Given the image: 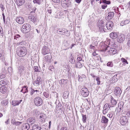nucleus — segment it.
<instances>
[{
	"label": "nucleus",
	"mask_w": 130,
	"mask_h": 130,
	"mask_svg": "<svg viewBox=\"0 0 130 130\" xmlns=\"http://www.w3.org/2000/svg\"><path fill=\"white\" fill-rule=\"evenodd\" d=\"M35 90L34 89H31V91H30V94L31 95H32L33 94L35 93Z\"/></svg>",
	"instance_id": "nucleus-57"
},
{
	"label": "nucleus",
	"mask_w": 130,
	"mask_h": 130,
	"mask_svg": "<svg viewBox=\"0 0 130 130\" xmlns=\"http://www.w3.org/2000/svg\"><path fill=\"white\" fill-rule=\"evenodd\" d=\"M109 109L103 108V114L105 115L107 113Z\"/></svg>",
	"instance_id": "nucleus-44"
},
{
	"label": "nucleus",
	"mask_w": 130,
	"mask_h": 130,
	"mask_svg": "<svg viewBox=\"0 0 130 130\" xmlns=\"http://www.w3.org/2000/svg\"><path fill=\"white\" fill-rule=\"evenodd\" d=\"M3 33V31H2V28L0 26V36H2Z\"/></svg>",
	"instance_id": "nucleus-59"
},
{
	"label": "nucleus",
	"mask_w": 130,
	"mask_h": 130,
	"mask_svg": "<svg viewBox=\"0 0 130 130\" xmlns=\"http://www.w3.org/2000/svg\"><path fill=\"white\" fill-rule=\"evenodd\" d=\"M12 68L11 67H8V70L9 73H11L12 72Z\"/></svg>",
	"instance_id": "nucleus-53"
},
{
	"label": "nucleus",
	"mask_w": 130,
	"mask_h": 130,
	"mask_svg": "<svg viewBox=\"0 0 130 130\" xmlns=\"http://www.w3.org/2000/svg\"><path fill=\"white\" fill-rule=\"evenodd\" d=\"M114 92L116 95L119 96H120L122 93L120 88L119 87H116L115 88Z\"/></svg>",
	"instance_id": "nucleus-8"
},
{
	"label": "nucleus",
	"mask_w": 130,
	"mask_h": 130,
	"mask_svg": "<svg viewBox=\"0 0 130 130\" xmlns=\"http://www.w3.org/2000/svg\"><path fill=\"white\" fill-rule=\"evenodd\" d=\"M24 94L27 92H28V89L27 86H24L22 87V89L21 90V92H23Z\"/></svg>",
	"instance_id": "nucleus-29"
},
{
	"label": "nucleus",
	"mask_w": 130,
	"mask_h": 130,
	"mask_svg": "<svg viewBox=\"0 0 130 130\" xmlns=\"http://www.w3.org/2000/svg\"><path fill=\"white\" fill-rule=\"evenodd\" d=\"M129 22L130 21L128 20H123L120 23V25L122 26H123L124 25L129 23Z\"/></svg>",
	"instance_id": "nucleus-26"
},
{
	"label": "nucleus",
	"mask_w": 130,
	"mask_h": 130,
	"mask_svg": "<svg viewBox=\"0 0 130 130\" xmlns=\"http://www.w3.org/2000/svg\"><path fill=\"white\" fill-rule=\"evenodd\" d=\"M82 66V65L80 62H77L76 64H75V67L79 68H81Z\"/></svg>",
	"instance_id": "nucleus-32"
},
{
	"label": "nucleus",
	"mask_w": 130,
	"mask_h": 130,
	"mask_svg": "<svg viewBox=\"0 0 130 130\" xmlns=\"http://www.w3.org/2000/svg\"><path fill=\"white\" fill-rule=\"evenodd\" d=\"M16 121L15 119L13 118H12L11 121V123L13 125H14L15 122Z\"/></svg>",
	"instance_id": "nucleus-55"
},
{
	"label": "nucleus",
	"mask_w": 130,
	"mask_h": 130,
	"mask_svg": "<svg viewBox=\"0 0 130 130\" xmlns=\"http://www.w3.org/2000/svg\"><path fill=\"white\" fill-rule=\"evenodd\" d=\"M110 101H111V103L113 106L115 105L116 104L117 102L116 100L112 96L110 98Z\"/></svg>",
	"instance_id": "nucleus-27"
},
{
	"label": "nucleus",
	"mask_w": 130,
	"mask_h": 130,
	"mask_svg": "<svg viewBox=\"0 0 130 130\" xmlns=\"http://www.w3.org/2000/svg\"><path fill=\"white\" fill-rule=\"evenodd\" d=\"M7 90V87L5 86H2L0 87V91L2 93H6Z\"/></svg>",
	"instance_id": "nucleus-22"
},
{
	"label": "nucleus",
	"mask_w": 130,
	"mask_h": 130,
	"mask_svg": "<svg viewBox=\"0 0 130 130\" xmlns=\"http://www.w3.org/2000/svg\"><path fill=\"white\" fill-rule=\"evenodd\" d=\"M111 106L108 104H106L104 107V108L109 109L110 108Z\"/></svg>",
	"instance_id": "nucleus-37"
},
{
	"label": "nucleus",
	"mask_w": 130,
	"mask_h": 130,
	"mask_svg": "<svg viewBox=\"0 0 130 130\" xmlns=\"http://www.w3.org/2000/svg\"><path fill=\"white\" fill-rule=\"evenodd\" d=\"M108 121V119L105 116H103L102 117L101 122L102 123L107 124Z\"/></svg>",
	"instance_id": "nucleus-21"
},
{
	"label": "nucleus",
	"mask_w": 130,
	"mask_h": 130,
	"mask_svg": "<svg viewBox=\"0 0 130 130\" xmlns=\"http://www.w3.org/2000/svg\"><path fill=\"white\" fill-rule=\"evenodd\" d=\"M55 16V17L57 19H62L64 18V17L63 13L61 12L56 13Z\"/></svg>",
	"instance_id": "nucleus-14"
},
{
	"label": "nucleus",
	"mask_w": 130,
	"mask_h": 130,
	"mask_svg": "<svg viewBox=\"0 0 130 130\" xmlns=\"http://www.w3.org/2000/svg\"><path fill=\"white\" fill-rule=\"evenodd\" d=\"M45 116L44 115H43L42 114H41L39 116L40 119H41L42 121H43V119H44Z\"/></svg>",
	"instance_id": "nucleus-49"
},
{
	"label": "nucleus",
	"mask_w": 130,
	"mask_h": 130,
	"mask_svg": "<svg viewBox=\"0 0 130 130\" xmlns=\"http://www.w3.org/2000/svg\"><path fill=\"white\" fill-rule=\"evenodd\" d=\"M35 72H40L41 71L39 66H35L33 67Z\"/></svg>",
	"instance_id": "nucleus-31"
},
{
	"label": "nucleus",
	"mask_w": 130,
	"mask_h": 130,
	"mask_svg": "<svg viewBox=\"0 0 130 130\" xmlns=\"http://www.w3.org/2000/svg\"><path fill=\"white\" fill-rule=\"evenodd\" d=\"M103 3L106 4H109L111 3L109 1H107L106 0H102V1Z\"/></svg>",
	"instance_id": "nucleus-42"
},
{
	"label": "nucleus",
	"mask_w": 130,
	"mask_h": 130,
	"mask_svg": "<svg viewBox=\"0 0 130 130\" xmlns=\"http://www.w3.org/2000/svg\"><path fill=\"white\" fill-rule=\"evenodd\" d=\"M30 128V125L27 124H24L22 127V130H28Z\"/></svg>",
	"instance_id": "nucleus-25"
},
{
	"label": "nucleus",
	"mask_w": 130,
	"mask_h": 130,
	"mask_svg": "<svg viewBox=\"0 0 130 130\" xmlns=\"http://www.w3.org/2000/svg\"><path fill=\"white\" fill-rule=\"evenodd\" d=\"M31 27V25L28 23L24 24L21 29L22 32L24 33H26L30 31Z\"/></svg>",
	"instance_id": "nucleus-2"
},
{
	"label": "nucleus",
	"mask_w": 130,
	"mask_h": 130,
	"mask_svg": "<svg viewBox=\"0 0 130 130\" xmlns=\"http://www.w3.org/2000/svg\"><path fill=\"white\" fill-rule=\"evenodd\" d=\"M22 122H15L14 124V125H19L20 124H21L22 123Z\"/></svg>",
	"instance_id": "nucleus-52"
},
{
	"label": "nucleus",
	"mask_w": 130,
	"mask_h": 130,
	"mask_svg": "<svg viewBox=\"0 0 130 130\" xmlns=\"http://www.w3.org/2000/svg\"><path fill=\"white\" fill-rule=\"evenodd\" d=\"M113 26V23L111 21H108L106 25V27L108 29H111Z\"/></svg>",
	"instance_id": "nucleus-12"
},
{
	"label": "nucleus",
	"mask_w": 130,
	"mask_h": 130,
	"mask_svg": "<svg viewBox=\"0 0 130 130\" xmlns=\"http://www.w3.org/2000/svg\"><path fill=\"white\" fill-rule=\"evenodd\" d=\"M121 61L125 65L126 64H128V63L127 61L123 58H121Z\"/></svg>",
	"instance_id": "nucleus-35"
},
{
	"label": "nucleus",
	"mask_w": 130,
	"mask_h": 130,
	"mask_svg": "<svg viewBox=\"0 0 130 130\" xmlns=\"http://www.w3.org/2000/svg\"><path fill=\"white\" fill-rule=\"evenodd\" d=\"M6 76L5 74H1L0 75V79H1L5 78Z\"/></svg>",
	"instance_id": "nucleus-51"
},
{
	"label": "nucleus",
	"mask_w": 130,
	"mask_h": 130,
	"mask_svg": "<svg viewBox=\"0 0 130 130\" xmlns=\"http://www.w3.org/2000/svg\"><path fill=\"white\" fill-rule=\"evenodd\" d=\"M24 67L22 66H19L18 68V71L20 73H21L23 72L24 70Z\"/></svg>",
	"instance_id": "nucleus-30"
},
{
	"label": "nucleus",
	"mask_w": 130,
	"mask_h": 130,
	"mask_svg": "<svg viewBox=\"0 0 130 130\" xmlns=\"http://www.w3.org/2000/svg\"><path fill=\"white\" fill-rule=\"evenodd\" d=\"M21 37L18 34H16L14 36V39L16 40H18Z\"/></svg>",
	"instance_id": "nucleus-40"
},
{
	"label": "nucleus",
	"mask_w": 130,
	"mask_h": 130,
	"mask_svg": "<svg viewBox=\"0 0 130 130\" xmlns=\"http://www.w3.org/2000/svg\"><path fill=\"white\" fill-rule=\"evenodd\" d=\"M2 103H3V104L5 106L8 103V101L6 100L4 101Z\"/></svg>",
	"instance_id": "nucleus-58"
},
{
	"label": "nucleus",
	"mask_w": 130,
	"mask_h": 130,
	"mask_svg": "<svg viewBox=\"0 0 130 130\" xmlns=\"http://www.w3.org/2000/svg\"><path fill=\"white\" fill-rule=\"evenodd\" d=\"M104 20H101L100 21L98 22V25H105L104 24Z\"/></svg>",
	"instance_id": "nucleus-45"
},
{
	"label": "nucleus",
	"mask_w": 130,
	"mask_h": 130,
	"mask_svg": "<svg viewBox=\"0 0 130 130\" xmlns=\"http://www.w3.org/2000/svg\"><path fill=\"white\" fill-rule=\"evenodd\" d=\"M18 56L20 57H23L25 56L27 53L26 48L23 46H19L17 51Z\"/></svg>",
	"instance_id": "nucleus-1"
},
{
	"label": "nucleus",
	"mask_w": 130,
	"mask_h": 130,
	"mask_svg": "<svg viewBox=\"0 0 130 130\" xmlns=\"http://www.w3.org/2000/svg\"><path fill=\"white\" fill-rule=\"evenodd\" d=\"M28 18L31 21L34 23L37 22L38 20L37 17L36 16H34L31 15L29 16H28Z\"/></svg>",
	"instance_id": "nucleus-15"
},
{
	"label": "nucleus",
	"mask_w": 130,
	"mask_h": 130,
	"mask_svg": "<svg viewBox=\"0 0 130 130\" xmlns=\"http://www.w3.org/2000/svg\"><path fill=\"white\" fill-rule=\"evenodd\" d=\"M37 84L39 85L41 83V79L40 77H38L37 78Z\"/></svg>",
	"instance_id": "nucleus-47"
},
{
	"label": "nucleus",
	"mask_w": 130,
	"mask_h": 130,
	"mask_svg": "<svg viewBox=\"0 0 130 130\" xmlns=\"http://www.w3.org/2000/svg\"><path fill=\"white\" fill-rule=\"evenodd\" d=\"M43 0H34L33 2L34 3H37L39 5L41 4Z\"/></svg>",
	"instance_id": "nucleus-34"
},
{
	"label": "nucleus",
	"mask_w": 130,
	"mask_h": 130,
	"mask_svg": "<svg viewBox=\"0 0 130 130\" xmlns=\"http://www.w3.org/2000/svg\"><path fill=\"white\" fill-rule=\"evenodd\" d=\"M100 77H97L96 79V80L97 81V84L99 85L100 83Z\"/></svg>",
	"instance_id": "nucleus-41"
},
{
	"label": "nucleus",
	"mask_w": 130,
	"mask_h": 130,
	"mask_svg": "<svg viewBox=\"0 0 130 130\" xmlns=\"http://www.w3.org/2000/svg\"><path fill=\"white\" fill-rule=\"evenodd\" d=\"M41 127L39 126L37 124H34L32 127V129L33 130H41Z\"/></svg>",
	"instance_id": "nucleus-23"
},
{
	"label": "nucleus",
	"mask_w": 130,
	"mask_h": 130,
	"mask_svg": "<svg viewBox=\"0 0 130 130\" xmlns=\"http://www.w3.org/2000/svg\"><path fill=\"white\" fill-rule=\"evenodd\" d=\"M70 57L71 58L70 59V62L72 64L74 63L75 62V60L73 59L72 56V54L71 55Z\"/></svg>",
	"instance_id": "nucleus-38"
},
{
	"label": "nucleus",
	"mask_w": 130,
	"mask_h": 130,
	"mask_svg": "<svg viewBox=\"0 0 130 130\" xmlns=\"http://www.w3.org/2000/svg\"><path fill=\"white\" fill-rule=\"evenodd\" d=\"M65 35L67 36H69L70 35V33L69 31L67 29H66V32L64 33Z\"/></svg>",
	"instance_id": "nucleus-50"
},
{
	"label": "nucleus",
	"mask_w": 130,
	"mask_h": 130,
	"mask_svg": "<svg viewBox=\"0 0 130 130\" xmlns=\"http://www.w3.org/2000/svg\"><path fill=\"white\" fill-rule=\"evenodd\" d=\"M0 7L1 8V10H2L3 11V10H4V8L3 7V5L2 4H0Z\"/></svg>",
	"instance_id": "nucleus-61"
},
{
	"label": "nucleus",
	"mask_w": 130,
	"mask_h": 130,
	"mask_svg": "<svg viewBox=\"0 0 130 130\" xmlns=\"http://www.w3.org/2000/svg\"><path fill=\"white\" fill-rule=\"evenodd\" d=\"M109 49L107 52L109 53L110 54L114 55L117 53V50L115 48L109 47Z\"/></svg>",
	"instance_id": "nucleus-16"
},
{
	"label": "nucleus",
	"mask_w": 130,
	"mask_h": 130,
	"mask_svg": "<svg viewBox=\"0 0 130 130\" xmlns=\"http://www.w3.org/2000/svg\"><path fill=\"white\" fill-rule=\"evenodd\" d=\"M25 43V41H23L21 42L18 43L17 44V45H22L23 44H24V43Z\"/></svg>",
	"instance_id": "nucleus-54"
},
{
	"label": "nucleus",
	"mask_w": 130,
	"mask_h": 130,
	"mask_svg": "<svg viewBox=\"0 0 130 130\" xmlns=\"http://www.w3.org/2000/svg\"><path fill=\"white\" fill-rule=\"evenodd\" d=\"M80 92L82 95L84 97L88 96L89 94L88 89L86 88H82Z\"/></svg>",
	"instance_id": "nucleus-5"
},
{
	"label": "nucleus",
	"mask_w": 130,
	"mask_h": 130,
	"mask_svg": "<svg viewBox=\"0 0 130 130\" xmlns=\"http://www.w3.org/2000/svg\"><path fill=\"white\" fill-rule=\"evenodd\" d=\"M125 36L124 34H121L117 37V41L121 43L125 40Z\"/></svg>",
	"instance_id": "nucleus-9"
},
{
	"label": "nucleus",
	"mask_w": 130,
	"mask_h": 130,
	"mask_svg": "<svg viewBox=\"0 0 130 130\" xmlns=\"http://www.w3.org/2000/svg\"><path fill=\"white\" fill-rule=\"evenodd\" d=\"M81 115L82 117V120L83 122L85 123L86 120V115H84L81 113Z\"/></svg>",
	"instance_id": "nucleus-36"
},
{
	"label": "nucleus",
	"mask_w": 130,
	"mask_h": 130,
	"mask_svg": "<svg viewBox=\"0 0 130 130\" xmlns=\"http://www.w3.org/2000/svg\"><path fill=\"white\" fill-rule=\"evenodd\" d=\"M114 13L113 12H111L108 13V15H106L105 19L107 20H109L111 19L113 17Z\"/></svg>",
	"instance_id": "nucleus-10"
},
{
	"label": "nucleus",
	"mask_w": 130,
	"mask_h": 130,
	"mask_svg": "<svg viewBox=\"0 0 130 130\" xmlns=\"http://www.w3.org/2000/svg\"><path fill=\"white\" fill-rule=\"evenodd\" d=\"M16 22L19 24H22L24 23V18L21 17H16Z\"/></svg>",
	"instance_id": "nucleus-6"
},
{
	"label": "nucleus",
	"mask_w": 130,
	"mask_h": 130,
	"mask_svg": "<svg viewBox=\"0 0 130 130\" xmlns=\"http://www.w3.org/2000/svg\"><path fill=\"white\" fill-rule=\"evenodd\" d=\"M49 50L48 47L46 46H44L42 50V54L44 55L48 53Z\"/></svg>",
	"instance_id": "nucleus-7"
},
{
	"label": "nucleus",
	"mask_w": 130,
	"mask_h": 130,
	"mask_svg": "<svg viewBox=\"0 0 130 130\" xmlns=\"http://www.w3.org/2000/svg\"><path fill=\"white\" fill-rule=\"evenodd\" d=\"M68 80L67 79H61L60 82L61 86H63L64 85H66L67 84Z\"/></svg>",
	"instance_id": "nucleus-19"
},
{
	"label": "nucleus",
	"mask_w": 130,
	"mask_h": 130,
	"mask_svg": "<svg viewBox=\"0 0 130 130\" xmlns=\"http://www.w3.org/2000/svg\"><path fill=\"white\" fill-rule=\"evenodd\" d=\"M34 103L36 106H39L41 105L42 103V99L40 97H37L34 99Z\"/></svg>",
	"instance_id": "nucleus-3"
},
{
	"label": "nucleus",
	"mask_w": 130,
	"mask_h": 130,
	"mask_svg": "<svg viewBox=\"0 0 130 130\" xmlns=\"http://www.w3.org/2000/svg\"><path fill=\"white\" fill-rule=\"evenodd\" d=\"M24 0H16V2L19 6H21L24 3Z\"/></svg>",
	"instance_id": "nucleus-24"
},
{
	"label": "nucleus",
	"mask_w": 130,
	"mask_h": 130,
	"mask_svg": "<svg viewBox=\"0 0 130 130\" xmlns=\"http://www.w3.org/2000/svg\"><path fill=\"white\" fill-rule=\"evenodd\" d=\"M69 94V92H68L67 91H65L63 93V96L64 97V98H68V95Z\"/></svg>",
	"instance_id": "nucleus-39"
},
{
	"label": "nucleus",
	"mask_w": 130,
	"mask_h": 130,
	"mask_svg": "<svg viewBox=\"0 0 130 130\" xmlns=\"http://www.w3.org/2000/svg\"><path fill=\"white\" fill-rule=\"evenodd\" d=\"M66 29L64 28L59 29L57 30V32L59 34L65 35L64 33L66 32Z\"/></svg>",
	"instance_id": "nucleus-17"
},
{
	"label": "nucleus",
	"mask_w": 130,
	"mask_h": 130,
	"mask_svg": "<svg viewBox=\"0 0 130 130\" xmlns=\"http://www.w3.org/2000/svg\"><path fill=\"white\" fill-rule=\"evenodd\" d=\"M36 120L34 118H30L27 120V124L29 125H31L35 123Z\"/></svg>",
	"instance_id": "nucleus-11"
},
{
	"label": "nucleus",
	"mask_w": 130,
	"mask_h": 130,
	"mask_svg": "<svg viewBox=\"0 0 130 130\" xmlns=\"http://www.w3.org/2000/svg\"><path fill=\"white\" fill-rule=\"evenodd\" d=\"M8 81L6 79H4L0 81V84L2 86H5L8 84Z\"/></svg>",
	"instance_id": "nucleus-20"
},
{
	"label": "nucleus",
	"mask_w": 130,
	"mask_h": 130,
	"mask_svg": "<svg viewBox=\"0 0 130 130\" xmlns=\"http://www.w3.org/2000/svg\"><path fill=\"white\" fill-rule=\"evenodd\" d=\"M110 37L113 39H115L117 37L118 33L116 32H112L110 34Z\"/></svg>",
	"instance_id": "nucleus-18"
},
{
	"label": "nucleus",
	"mask_w": 130,
	"mask_h": 130,
	"mask_svg": "<svg viewBox=\"0 0 130 130\" xmlns=\"http://www.w3.org/2000/svg\"><path fill=\"white\" fill-rule=\"evenodd\" d=\"M52 1L54 3H59L60 1L59 0H52Z\"/></svg>",
	"instance_id": "nucleus-63"
},
{
	"label": "nucleus",
	"mask_w": 130,
	"mask_h": 130,
	"mask_svg": "<svg viewBox=\"0 0 130 130\" xmlns=\"http://www.w3.org/2000/svg\"><path fill=\"white\" fill-rule=\"evenodd\" d=\"M107 66L110 67H112L113 66V63L111 61L108 62L107 63Z\"/></svg>",
	"instance_id": "nucleus-43"
},
{
	"label": "nucleus",
	"mask_w": 130,
	"mask_h": 130,
	"mask_svg": "<svg viewBox=\"0 0 130 130\" xmlns=\"http://www.w3.org/2000/svg\"><path fill=\"white\" fill-rule=\"evenodd\" d=\"M51 56L50 55H47L45 57V60L48 62L50 63L51 62Z\"/></svg>",
	"instance_id": "nucleus-28"
},
{
	"label": "nucleus",
	"mask_w": 130,
	"mask_h": 130,
	"mask_svg": "<svg viewBox=\"0 0 130 130\" xmlns=\"http://www.w3.org/2000/svg\"><path fill=\"white\" fill-rule=\"evenodd\" d=\"M93 23V21H90V22H89L88 24V25L89 27H90L92 25Z\"/></svg>",
	"instance_id": "nucleus-56"
},
{
	"label": "nucleus",
	"mask_w": 130,
	"mask_h": 130,
	"mask_svg": "<svg viewBox=\"0 0 130 130\" xmlns=\"http://www.w3.org/2000/svg\"><path fill=\"white\" fill-rule=\"evenodd\" d=\"M77 59L78 62H79L82 60V58L80 57H79L77 58Z\"/></svg>",
	"instance_id": "nucleus-62"
},
{
	"label": "nucleus",
	"mask_w": 130,
	"mask_h": 130,
	"mask_svg": "<svg viewBox=\"0 0 130 130\" xmlns=\"http://www.w3.org/2000/svg\"><path fill=\"white\" fill-rule=\"evenodd\" d=\"M107 7V5H102L101 6L102 8L103 9H105Z\"/></svg>",
	"instance_id": "nucleus-60"
},
{
	"label": "nucleus",
	"mask_w": 130,
	"mask_h": 130,
	"mask_svg": "<svg viewBox=\"0 0 130 130\" xmlns=\"http://www.w3.org/2000/svg\"><path fill=\"white\" fill-rule=\"evenodd\" d=\"M98 27L99 28V30H100V32L104 31V29L105 27V25H98Z\"/></svg>",
	"instance_id": "nucleus-33"
},
{
	"label": "nucleus",
	"mask_w": 130,
	"mask_h": 130,
	"mask_svg": "<svg viewBox=\"0 0 130 130\" xmlns=\"http://www.w3.org/2000/svg\"><path fill=\"white\" fill-rule=\"evenodd\" d=\"M112 112V111L109 112V113L107 115L108 117H109L110 118H111L112 117L113 115Z\"/></svg>",
	"instance_id": "nucleus-48"
},
{
	"label": "nucleus",
	"mask_w": 130,
	"mask_h": 130,
	"mask_svg": "<svg viewBox=\"0 0 130 130\" xmlns=\"http://www.w3.org/2000/svg\"><path fill=\"white\" fill-rule=\"evenodd\" d=\"M60 130H68V128L66 127H63Z\"/></svg>",
	"instance_id": "nucleus-64"
},
{
	"label": "nucleus",
	"mask_w": 130,
	"mask_h": 130,
	"mask_svg": "<svg viewBox=\"0 0 130 130\" xmlns=\"http://www.w3.org/2000/svg\"><path fill=\"white\" fill-rule=\"evenodd\" d=\"M22 101V100H14L12 101V105L14 106H18Z\"/></svg>",
	"instance_id": "nucleus-13"
},
{
	"label": "nucleus",
	"mask_w": 130,
	"mask_h": 130,
	"mask_svg": "<svg viewBox=\"0 0 130 130\" xmlns=\"http://www.w3.org/2000/svg\"><path fill=\"white\" fill-rule=\"evenodd\" d=\"M127 117L126 116L121 117L120 120V123L122 125H124L127 124L128 122Z\"/></svg>",
	"instance_id": "nucleus-4"
},
{
	"label": "nucleus",
	"mask_w": 130,
	"mask_h": 130,
	"mask_svg": "<svg viewBox=\"0 0 130 130\" xmlns=\"http://www.w3.org/2000/svg\"><path fill=\"white\" fill-rule=\"evenodd\" d=\"M43 94L44 96L46 98H48L49 96V93L47 92H44Z\"/></svg>",
	"instance_id": "nucleus-46"
}]
</instances>
